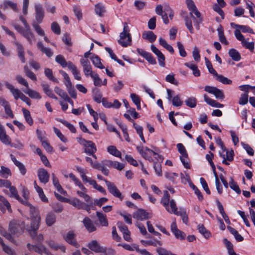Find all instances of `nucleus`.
Returning <instances> with one entry per match:
<instances>
[{"label":"nucleus","instance_id":"22","mask_svg":"<svg viewBox=\"0 0 255 255\" xmlns=\"http://www.w3.org/2000/svg\"><path fill=\"white\" fill-rule=\"evenodd\" d=\"M0 210L4 213L6 211V209L11 212V209L10 207V204L8 201L2 196L0 195Z\"/></svg>","mask_w":255,"mask_h":255},{"label":"nucleus","instance_id":"1","mask_svg":"<svg viewBox=\"0 0 255 255\" xmlns=\"http://www.w3.org/2000/svg\"><path fill=\"white\" fill-rule=\"evenodd\" d=\"M120 37L118 42L123 47H126L131 45V36L129 33V27L126 22L124 23L123 31L120 33Z\"/></svg>","mask_w":255,"mask_h":255},{"label":"nucleus","instance_id":"34","mask_svg":"<svg viewBox=\"0 0 255 255\" xmlns=\"http://www.w3.org/2000/svg\"><path fill=\"white\" fill-rule=\"evenodd\" d=\"M38 48L44 53H45L47 56L50 57L53 55V52L49 48L45 47L42 42H39L37 43Z\"/></svg>","mask_w":255,"mask_h":255},{"label":"nucleus","instance_id":"61","mask_svg":"<svg viewBox=\"0 0 255 255\" xmlns=\"http://www.w3.org/2000/svg\"><path fill=\"white\" fill-rule=\"evenodd\" d=\"M70 203L78 209H81L83 202H81L79 199L75 198L70 201Z\"/></svg>","mask_w":255,"mask_h":255},{"label":"nucleus","instance_id":"16","mask_svg":"<svg viewBox=\"0 0 255 255\" xmlns=\"http://www.w3.org/2000/svg\"><path fill=\"white\" fill-rule=\"evenodd\" d=\"M35 19L38 23L42 22L44 16V11L41 5L37 4L35 5Z\"/></svg>","mask_w":255,"mask_h":255},{"label":"nucleus","instance_id":"62","mask_svg":"<svg viewBox=\"0 0 255 255\" xmlns=\"http://www.w3.org/2000/svg\"><path fill=\"white\" fill-rule=\"evenodd\" d=\"M172 103V105L175 107H180L183 104V102L180 100V98L179 95H177L173 97Z\"/></svg>","mask_w":255,"mask_h":255},{"label":"nucleus","instance_id":"14","mask_svg":"<svg viewBox=\"0 0 255 255\" xmlns=\"http://www.w3.org/2000/svg\"><path fill=\"white\" fill-rule=\"evenodd\" d=\"M37 230L38 229H33L32 226H30V228L28 229V232L32 240L40 244L43 241V236L41 234L37 235Z\"/></svg>","mask_w":255,"mask_h":255},{"label":"nucleus","instance_id":"30","mask_svg":"<svg viewBox=\"0 0 255 255\" xmlns=\"http://www.w3.org/2000/svg\"><path fill=\"white\" fill-rule=\"evenodd\" d=\"M142 38L152 43L156 39V35L152 31H144L142 36Z\"/></svg>","mask_w":255,"mask_h":255},{"label":"nucleus","instance_id":"29","mask_svg":"<svg viewBox=\"0 0 255 255\" xmlns=\"http://www.w3.org/2000/svg\"><path fill=\"white\" fill-rule=\"evenodd\" d=\"M96 215L101 226L105 227L108 226V221L105 214H103L102 212L98 211L96 212Z\"/></svg>","mask_w":255,"mask_h":255},{"label":"nucleus","instance_id":"41","mask_svg":"<svg viewBox=\"0 0 255 255\" xmlns=\"http://www.w3.org/2000/svg\"><path fill=\"white\" fill-rule=\"evenodd\" d=\"M55 61L59 64L63 68L67 67L68 68V61L66 62L64 56L62 55H57L55 57Z\"/></svg>","mask_w":255,"mask_h":255},{"label":"nucleus","instance_id":"59","mask_svg":"<svg viewBox=\"0 0 255 255\" xmlns=\"http://www.w3.org/2000/svg\"><path fill=\"white\" fill-rule=\"evenodd\" d=\"M177 147L179 152L182 155V156L187 158L188 153L184 145L182 143H178L177 144Z\"/></svg>","mask_w":255,"mask_h":255},{"label":"nucleus","instance_id":"32","mask_svg":"<svg viewBox=\"0 0 255 255\" xmlns=\"http://www.w3.org/2000/svg\"><path fill=\"white\" fill-rule=\"evenodd\" d=\"M45 222L48 226H51L56 222L55 215L51 212L48 213L46 217Z\"/></svg>","mask_w":255,"mask_h":255},{"label":"nucleus","instance_id":"21","mask_svg":"<svg viewBox=\"0 0 255 255\" xmlns=\"http://www.w3.org/2000/svg\"><path fill=\"white\" fill-rule=\"evenodd\" d=\"M88 247L95 253H102L104 251V248L101 247L96 240H93L88 245Z\"/></svg>","mask_w":255,"mask_h":255},{"label":"nucleus","instance_id":"18","mask_svg":"<svg viewBox=\"0 0 255 255\" xmlns=\"http://www.w3.org/2000/svg\"><path fill=\"white\" fill-rule=\"evenodd\" d=\"M219 154L223 159L222 163L227 165H229L230 163L229 162L232 161L234 160V152L233 150L227 151L226 155L221 152H220Z\"/></svg>","mask_w":255,"mask_h":255},{"label":"nucleus","instance_id":"25","mask_svg":"<svg viewBox=\"0 0 255 255\" xmlns=\"http://www.w3.org/2000/svg\"><path fill=\"white\" fill-rule=\"evenodd\" d=\"M68 69L71 71L74 78L77 80H81V77L80 76V72L76 66L70 61H68Z\"/></svg>","mask_w":255,"mask_h":255},{"label":"nucleus","instance_id":"35","mask_svg":"<svg viewBox=\"0 0 255 255\" xmlns=\"http://www.w3.org/2000/svg\"><path fill=\"white\" fill-rule=\"evenodd\" d=\"M185 66L189 68L193 71V74L196 77H199L200 75V72L196 64L191 63H185Z\"/></svg>","mask_w":255,"mask_h":255},{"label":"nucleus","instance_id":"23","mask_svg":"<svg viewBox=\"0 0 255 255\" xmlns=\"http://www.w3.org/2000/svg\"><path fill=\"white\" fill-rule=\"evenodd\" d=\"M25 30L21 34L24 37L30 44H32V40L35 39V36L33 32L31 31L30 26L27 27H25Z\"/></svg>","mask_w":255,"mask_h":255},{"label":"nucleus","instance_id":"64","mask_svg":"<svg viewBox=\"0 0 255 255\" xmlns=\"http://www.w3.org/2000/svg\"><path fill=\"white\" fill-rule=\"evenodd\" d=\"M51 30L56 34H60L61 32L60 28L56 22H53L51 25Z\"/></svg>","mask_w":255,"mask_h":255},{"label":"nucleus","instance_id":"17","mask_svg":"<svg viewBox=\"0 0 255 255\" xmlns=\"http://www.w3.org/2000/svg\"><path fill=\"white\" fill-rule=\"evenodd\" d=\"M4 85L6 88L10 91L15 100L21 98V95L23 94L19 89L15 88L12 84L7 82H5Z\"/></svg>","mask_w":255,"mask_h":255},{"label":"nucleus","instance_id":"56","mask_svg":"<svg viewBox=\"0 0 255 255\" xmlns=\"http://www.w3.org/2000/svg\"><path fill=\"white\" fill-rule=\"evenodd\" d=\"M33 27L34 28L37 33L40 36H44L45 34L44 30L38 25V23L35 21H33L32 23Z\"/></svg>","mask_w":255,"mask_h":255},{"label":"nucleus","instance_id":"28","mask_svg":"<svg viewBox=\"0 0 255 255\" xmlns=\"http://www.w3.org/2000/svg\"><path fill=\"white\" fill-rule=\"evenodd\" d=\"M14 44L16 46L18 57L22 63H25V59L23 46L17 42H15Z\"/></svg>","mask_w":255,"mask_h":255},{"label":"nucleus","instance_id":"49","mask_svg":"<svg viewBox=\"0 0 255 255\" xmlns=\"http://www.w3.org/2000/svg\"><path fill=\"white\" fill-rule=\"evenodd\" d=\"M23 69H24V72L27 77H28V78H29L33 81H35L37 80L36 75L33 72H32L31 71H30L29 69L27 66H26V65L24 66Z\"/></svg>","mask_w":255,"mask_h":255},{"label":"nucleus","instance_id":"26","mask_svg":"<svg viewBox=\"0 0 255 255\" xmlns=\"http://www.w3.org/2000/svg\"><path fill=\"white\" fill-rule=\"evenodd\" d=\"M11 160L13 162L14 164L19 168V170L22 175H24L26 172V169L24 165L16 160V158L12 154H10Z\"/></svg>","mask_w":255,"mask_h":255},{"label":"nucleus","instance_id":"55","mask_svg":"<svg viewBox=\"0 0 255 255\" xmlns=\"http://www.w3.org/2000/svg\"><path fill=\"white\" fill-rule=\"evenodd\" d=\"M229 185L230 188L234 190L237 193L240 194L241 193V191L237 185V184L234 181L232 178H231V181L229 182Z\"/></svg>","mask_w":255,"mask_h":255},{"label":"nucleus","instance_id":"48","mask_svg":"<svg viewBox=\"0 0 255 255\" xmlns=\"http://www.w3.org/2000/svg\"><path fill=\"white\" fill-rule=\"evenodd\" d=\"M8 7H11L15 12L18 11L16 4L11 1H5L3 2V9H7Z\"/></svg>","mask_w":255,"mask_h":255},{"label":"nucleus","instance_id":"50","mask_svg":"<svg viewBox=\"0 0 255 255\" xmlns=\"http://www.w3.org/2000/svg\"><path fill=\"white\" fill-rule=\"evenodd\" d=\"M57 120L63 124L64 126L68 128V129L72 132V133H75L76 132V129L74 126L69 123L67 121L62 120V119H57Z\"/></svg>","mask_w":255,"mask_h":255},{"label":"nucleus","instance_id":"6","mask_svg":"<svg viewBox=\"0 0 255 255\" xmlns=\"http://www.w3.org/2000/svg\"><path fill=\"white\" fill-rule=\"evenodd\" d=\"M105 182L109 192L114 197L119 198L121 201L123 200L124 199V196L122 195V193L116 186L113 183L107 180H105Z\"/></svg>","mask_w":255,"mask_h":255},{"label":"nucleus","instance_id":"9","mask_svg":"<svg viewBox=\"0 0 255 255\" xmlns=\"http://www.w3.org/2000/svg\"><path fill=\"white\" fill-rule=\"evenodd\" d=\"M205 91L214 95L217 99H223L225 97L223 91L215 87L206 86Z\"/></svg>","mask_w":255,"mask_h":255},{"label":"nucleus","instance_id":"60","mask_svg":"<svg viewBox=\"0 0 255 255\" xmlns=\"http://www.w3.org/2000/svg\"><path fill=\"white\" fill-rule=\"evenodd\" d=\"M242 44L246 49L250 50L251 52H253L255 48V43L254 42H249L245 40L242 43Z\"/></svg>","mask_w":255,"mask_h":255},{"label":"nucleus","instance_id":"57","mask_svg":"<svg viewBox=\"0 0 255 255\" xmlns=\"http://www.w3.org/2000/svg\"><path fill=\"white\" fill-rule=\"evenodd\" d=\"M7 188L9 189L10 197H14L17 200H19V196L18 194L17 190L14 186H11V184L10 186L8 187Z\"/></svg>","mask_w":255,"mask_h":255},{"label":"nucleus","instance_id":"47","mask_svg":"<svg viewBox=\"0 0 255 255\" xmlns=\"http://www.w3.org/2000/svg\"><path fill=\"white\" fill-rule=\"evenodd\" d=\"M198 229L199 232L202 234L206 239H208L211 235L209 231L206 230L203 224H199L198 226Z\"/></svg>","mask_w":255,"mask_h":255},{"label":"nucleus","instance_id":"53","mask_svg":"<svg viewBox=\"0 0 255 255\" xmlns=\"http://www.w3.org/2000/svg\"><path fill=\"white\" fill-rule=\"evenodd\" d=\"M205 60L206 66H207L209 72L214 76H216V75H217V74H218L217 72L213 68V67L212 66V64L211 62L209 60V59L205 57Z\"/></svg>","mask_w":255,"mask_h":255},{"label":"nucleus","instance_id":"38","mask_svg":"<svg viewBox=\"0 0 255 255\" xmlns=\"http://www.w3.org/2000/svg\"><path fill=\"white\" fill-rule=\"evenodd\" d=\"M108 152L111 154L118 157L121 158L122 153L119 151L116 147L114 145H110L107 148Z\"/></svg>","mask_w":255,"mask_h":255},{"label":"nucleus","instance_id":"33","mask_svg":"<svg viewBox=\"0 0 255 255\" xmlns=\"http://www.w3.org/2000/svg\"><path fill=\"white\" fill-rule=\"evenodd\" d=\"M23 92L26 94L28 95L31 98L38 99L41 98V96L38 92L31 90L28 88H27L25 90H24Z\"/></svg>","mask_w":255,"mask_h":255},{"label":"nucleus","instance_id":"27","mask_svg":"<svg viewBox=\"0 0 255 255\" xmlns=\"http://www.w3.org/2000/svg\"><path fill=\"white\" fill-rule=\"evenodd\" d=\"M169 203H170V195L167 191H165L164 192L163 197L161 200V203L167 211H169Z\"/></svg>","mask_w":255,"mask_h":255},{"label":"nucleus","instance_id":"52","mask_svg":"<svg viewBox=\"0 0 255 255\" xmlns=\"http://www.w3.org/2000/svg\"><path fill=\"white\" fill-rule=\"evenodd\" d=\"M54 91L64 100L68 97V95L65 91L57 86L54 88Z\"/></svg>","mask_w":255,"mask_h":255},{"label":"nucleus","instance_id":"19","mask_svg":"<svg viewBox=\"0 0 255 255\" xmlns=\"http://www.w3.org/2000/svg\"><path fill=\"white\" fill-rule=\"evenodd\" d=\"M37 176L40 181L44 184L47 183L49 181V175L46 169L40 168L37 171Z\"/></svg>","mask_w":255,"mask_h":255},{"label":"nucleus","instance_id":"15","mask_svg":"<svg viewBox=\"0 0 255 255\" xmlns=\"http://www.w3.org/2000/svg\"><path fill=\"white\" fill-rule=\"evenodd\" d=\"M133 218L138 220L142 221L150 218L151 217L149 216V213L145 210L139 209L133 213Z\"/></svg>","mask_w":255,"mask_h":255},{"label":"nucleus","instance_id":"37","mask_svg":"<svg viewBox=\"0 0 255 255\" xmlns=\"http://www.w3.org/2000/svg\"><path fill=\"white\" fill-rule=\"evenodd\" d=\"M193 13L198 17L200 18L201 17V14L200 12L198 10L197 8H195L194 10H192L191 12L190 13V15L192 18L194 20H195V25L196 26L197 28L198 29L199 28V23L201 22V18L199 19V21H198V20L196 19L195 17L193 16Z\"/></svg>","mask_w":255,"mask_h":255},{"label":"nucleus","instance_id":"4","mask_svg":"<svg viewBox=\"0 0 255 255\" xmlns=\"http://www.w3.org/2000/svg\"><path fill=\"white\" fill-rule=\"evenodd\" d=\"M79 143L85 147L84 151L88 154L97 151L95 144L91 140H87L81 137L77 138Z\"/></svg>","mask_w":255,"mask_h":255},{"label":"nucleus","instance_id":"24","mask_svg":"<svg viewBox=\"0 0 255 255\" xmlns=\"http://www.w3.org/2000/svg\"><path fill=\"white\" fill-rule=\"evenodd\" d=\"M83 223L88 232H93L96 230V227L89 218L85 217L83 220Z\"/></svg>","mask_w":255,"mask_h":255},{"label":"nucleus","instance_id":"45","mask_svg":"<svg viewBox=\"0 0 255 255\" xmlns=\"http://www.w3.org/2000/svg\"><path fill=\"white\" fill-rule=\"evenodd\" d=\"M44 74L50 80L57 83L59 82L58 80L53 76L51 69L48 68H45L44 69Z\"/></svg>","mask_w":255,"mask_h":255},{"label":"nucleus","instance_id":"36","mask_svg":"<svg viewBox=\"0 0 255 255\" xmlns=\"http://www.w3.org/2000/svg\"><path fill=\"white\" fill-rule=\"evenodd\" d=\"M93 64L95 65V66L99 68L100 69H104V66L103 65L102 63L101 62V59L99 56L97 55H93L91 58Z\"/></svg>","mask_w":255,"mask_h":255},{"label":"nucleus","instance_id":"7","mask_svg":"<svg viewBox=\"0 0 255 255\" xmlns=\"http://www.w3.org/2000/svg\"><path fill=\"white\" fill-rule=\"evenodd\" d=\"M105 182L109 192L114 197L119 198L121 201L123 200L124 199V196L122 195V193L116 186L113 183L107 180H105Z\"/></svg>","mask_w":255,"mask_h":255},{"label":"nucleus","instance_id":"31","mask_svg":"<svg viewBox=\"0 0 255 255\" xmlns=\"http://www.w3.org/2000/svg\"><path fill=\"white\" fill-rule=\"evenodd\" d=\"M185 21V25L187 27V28L188 29L189 31L190 32V33H193L194 30L192 26V23L191 20L187 16L185 15L186 14V12L185 11H182L181 14Z\"/></svg>","mask_w":255,"mask_h":255},{"label":"nucleus","instance_id":"5","mask_svg":"<svg viewBox=\"0 0 255 255\" xmlns=\"http://www.w3.org/2000/svg\"><path fill=\"white\" fill-rule=\"evenodd\" d=\"M26 246L29 251L33 250L40 255H42L43 254H45L46 255H53L42 244L31 245L28 243Z\"/></svg>","mask_w":255,"mask_h":255},{"label":"nucleus","instance_id":"63","mask_svg":"<svg viewBox=\"0 0 255 255\" xmlns=\"http://www.w3.org/2000/svg\"><path fill=\"white\" fill-rule=\"evenodd\" d=\"M248 94L247 93L242 94L239 101V104L244 105L247 104L248 102Z\"/></svg>","mask_w":255,"mask_h":255},{"label":"nucleus","instance_id":"2","mask_svg":"<svg viewBox=\"0 0 255 255\" xmlns=\"http://www.w3.org/2000/svg\"><path fill=\"white\" fill-rule=\"evenodd\" d=\"M24 227L23 222L13 220L9 223V231L11 234L18 236L22 233Z\"/></svg>","mask_w":255,"mask_h":255},{"label":"nucleus","instance_id":"39","mask_svg":"<svg viewBox=\"0 0 255 255\" xmlns=\"http://www.w3.org/2000/svg\"><path fill=\"white\" fill-rule=\"evenodd\" d=\"M229 56L236 61L240 60L241 57L240 53L235 49L232 48L229 51Z\"/></svg>","mask_w":255,"mask_h":255},{"label":"nucleus","instance_id":"40","mask_svg":"<svg viewBox=\"0 0 255 255\" xmlns=\"http://www.w3.org/2000/svg\"><path fill=\"white\" fill-rule=\"evenodd\" d=\"M11 175L10 170L4 166L0 167V176L3 178H7Z\"/></svg>","mask_w":255,"mask_h":255},{"label":"nucleus","instance_id":"54","mask_svg":"<svg viewBox=\"0 0 255 255\" xmlns=\"http://www.w3.org/2000/svg\"><path fill=\"white\" fill-rule=\"evenodd\" d=\"M186 105L190 108H194L196 106L197 100L195 97H190L185 100Z\"/></svg>","mask_w":255,"mask_h":255},{"label":"nucleus","instance_id":"20","mask_svg":"<svg viewBox=\"0 0 255 255\" xmlns=\"http://www.w3.org/2000/svg\"><path fill=\"white\" fill-rule=\"evenodd\" d=\"M0 140L3 144L7 145L10 144L11 139L9 136L6 134V131L0 123Z\"/></svg>","mask_w":255,"mask_h":255},{"label":"nucleus","instance_id":"3","mask_svg":"<svg viewBox=\"0 0 255 255\" xmlns=\"http://www.w3.org/2000/svg\"><path fill=\"white\" fill-rule=\"evenodd\" d=\"M28 207L31 215L30 226H32L33 229H38L41 220L38 210L31 205Z\"/></svg>","mask_w":255,"mask_h":255},{"label":"nucleus","instance_id":"11","mask_svg":"<svg viewBox=\"0 0 255 255\" xmlns=\"http://www.w3.org/2000/svg\"><path fill=\"white\" fill-rule=\"evenodd\" d=\"M170 228L171 232L174 235L176 239L180 240H183L185 239L186 234L177 228L175 222H173L171 224Z\"/></svg>","mask_w":255,"mask_h":255},{"label":"nucleus","instance_id":"44","mask_svg":"<svg viewBox=\"0 0 255 255\" xmlns=\"http://www.w3.org/2000/svg\"><path fill=\"white\" fill-rule=\"evenodd\" d=\"M22 111L23 112V116L24 117V118H25L26 122L30 126H32L33 124V122L32 119L31 118V115L30 114V112L28 110H27L24 108H23L22 109Z\"/></svg>","mask_w":255,"mask_h":255},{"label":"nucleus","instance_id":"8","mask_svg":"<svg viewBox=\"0 0 255 255\" xmlns=\"http://www.w3.org/2000/svg\"><path fill=\"white\" fill-rule=\"evenodd\" d=\"M76 234L73 231H70L68 232L66 235L63 236L64 240L69 244L74 246L76 248L80 247V245L75 240Z\"/></svg>","mask_w":255,"mask_h":255},{"label":"nucleus","instance_id":"12","mask_svg":"<svg viewBox=\"0 0 255 255\" xmlns=\"http://www.w3.org/2000/svg\"><path fill=\"white\" fill-rule=\"evenodd\" d=\"M151 50L157 56L159 64L161 67H164L165 58L163 54L154 45H151Z\"/></svg>","mask_w":255,"mask_h":255},{"label":"nucleus","instance_id":"13","mask_svg":"<svg viewBox=\"0 0 255 255\" xmlns=\"http://www.w3.org/2000/svg\"><path fill=\"white\" fill-rule=\"evenodd\" d=\"M136 51L140 55L143 57L150 64L152 65L156 64L155 59L151 53L140 48H137Z\"/></svg>","mask_w":255,"mask_h":255},{"label":"nucleus","instance_id":"51","mask_svg":"<svg viewBox=\"0 0 255 255\" xmlns=\"http://www.w3.org/2000/svg\"><path fill=\"white\" fill-rule=\"evenodd\" d=\"M91 77L93 79L95 86L100 87L102 85V81L97 73L95 72Z\"/></svg>","mask_w":255,"mask_h":255},{"label":"nucleus","instance_id":"58","mask_svg":"<svg viewBox=\"0 0 255 255\" xmlns=\"http://www.w3.org/2000/svg\"><path fill=\"white\" fill-rule=\"evenodd\" d=\"M170 207L169 211H168L170 213H173L177 215L179 212L177 211V207L174 200L170 201Z\"/></svg>","mask_w":255,"mask_h":255},{"label":"nucleus","instance_id":"42","mask_svg":"<svg viewBox=\"0 0 255 255\" xmlns=\"http://www.w3.org/2000/svg\"><path fill=\"white\" fill-rule=\"evenodd\" d=\"M227 229L229 230L230 233L234 236L237 241L242 242L243 241L244 238L238 233V231H236V229L230 226H228Z\"/></svg>","mask_w":255,"mask_h":255},{"label":"nucleus","instance_id":"46","mask_svg":"<svg viewBox=\"0 0 255 255\" xmlns=\"http://www.w3.org/2000/svg\"><path fill=\"white\" fill-rule=\"evenodd\" d=\"M216 79L224 84L231 85L232 83V81L227 77H224L222 75L217 74L216 76Z\"/></svg>","mask_w":255,"mask_h":255},{"label":"nucleus","instance_id":"10","mask_svg":"<svg viewBox=\"0 0 255 255\" xmlns=\"http://www.w3.org/2000/svg\"><path fill=\"white\" fill-rule=\"evenodd\" d=\"M80 63L83 68V71L86 77L89 76L91 77L95 73V72L92 71V66L88 60L81 58L80 59Z\"/></svg>","mask_w":255,"mask_h":255},{"label":"nucleus","instance_id":"43","mask_svg":"<svg viewBox=\"0 0 255 255\" xmlns=\"http://www.w3.org/2000/svg\"><path fill=\"white\" fill-rule=\"evenodd\" d=\"M95 11L97 14L100 17H102L105 12V8L102 3H98L95 6Z\"/></svg>","mask_w":255,"mask_h":255}]
</instances>
